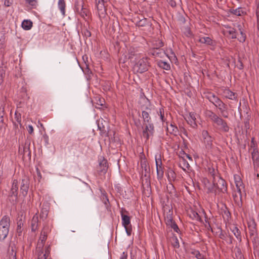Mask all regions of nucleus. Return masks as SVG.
Segmentation results:
<instances>
[{
    "label": "nucleus",
    "instance_id": "36",
    "mask_svg": "<svg viewBox=\"0 0 259 259\" xmlns=\"http://www.w3.org/2000/svg\"><path fill=\"white\" fill-rule=\"evenodd\" d=\"M32 27V22L30 20H25L22 23V27L26 30H29Z\"/></svg>",
    "mask_w": 259,
    "mask_h": 259
},
{
    "label": "nucleus",
    "instance_id": "51",
    "mask_svg": "<svg viewBox=\"0 0 259 259\" xmlns=\"http://www.w3.org/2000/svg\"><path fill=\"white\" fill-rule=\"evenodd\" d=\"M48 210L47 208H44V207L42 208V209L40 211V217L42 218H46L48 215Z\"/></svg>",
    "mask_w": 259,
    "mask_h": 259
},
{
    "label": "nucleus",
    "instance_id": "37",
    "mask_svg": "<svg viewBox=\"0 0 259 259\" xmlns=\"http://www.w3.org/2000/svg\"><path fill=\"white\" fill-rule=\"evenodd\" d=\"M109 0H98L96 4V7L99 12H101L104 9V3Z\"/></svg>",
    "mask_w": 259,
    "mask_h": 259
},
{
    "label": "nucleus",
    "instance_id": "33",
    "mask_svg": "<svg viewBox=\"0 0 259 259\" xmlns=\"http://www.w3.org/2000/svg\"><path fill=\"white\" fill-rule=\"evenodd\" d=\"M189 216L192 219L194 220H196L200 222H202V220L201 219L200 215L195 211L191 210L189 212Z\"/></svg>",
    "mask_w": 259,
    "mask_h": 259
},
{
    "label": "nucleus",
    "instance_id": "26",
    "mask_svg": "<svg viewBox=\"0 0 259 259\" xmlns=\"http://www.w3.org/2000/svg\"><path fill=\"white\" fill-rule=\"evenodd\" d=\"M230 230L234 234V236L237 238V239L241 241V232L239 229L235 226H233L230 228Z\"/></svg>",
    "mask_w": 259,
    "mask_h": 259
},
{
    "label": "nucleus",
    "instance_id": "48",
    "mask_svg": "<svg viewBox=\"0 0 259 259\" xmlns=\"http://www.w3.org/2000/svg\"><path fill=\"white\" fill-rule=\"evenodd\" d=\"M5 114V107L3 106L0 107V123L4 122V115Z\"/></svg>",
    "mask_w": 259,
    "mask_h": 259
},
{
    "label": "nucleus",
    "instance_id": "14",
    "mask_svg": "<svg viewBox=\"0 0 259 259\" xmlns=\"http://www.w3.org/2000/svg\"><path fill=\"white\" fill-rule=\"evenodd\" d=\"M243 190H240L239 189L238 190L235 191L233 194V199L235 204L239 207H241L242 205V192Z\"/></svg>",
    "mask_w": 259,
    "mask_h": 259
},
{
    "label": "nucleus",
    "instance_id": "18",
    "mask_svg": "<svg viewBox=\"0 0 259 259\" xmlns=\"http://www.w3.org/2000/svg\"><path fill=\"white\" fill-rule=\"evenodd\" d=\"M223 96L230 100H236L237 98V95L236 93L233 92L228 89H226L223 92Z\"/></svg>",
    "mask_w": 259,
    "mask_h": 259
},
{
    "label": "nucleus",
    "instance_id": "49",
    "mask_svg": "<svg viewBox=\"0 0 259 259\" xmlns=\"http://www.w3.org/2000/svg\"><path fill=\"white\" fill-rule=\"evenodd\" d=\"M250 147L251 149H258L256 142H255V138L254 137L251 138Z\"/></svg>",
    "mask_w": 259,
    "mask_h": 259
},
{
    "label": "nucleus",
    "instance_id": "13",
    "mask_svg": "<svg viewBox=\"0 0 259 259\" xmlns=\"http://www.w3.org/2000/svg\"><path fill=\"white\" fill-rule=\"evenodd\" d=\"M187 123L193 128H195L197 127L196 123V114L194 112H190L185 117Z\"/></svg>",
    "mask_w": 259,
    "mask_h": 259
},
{
    "label": "nucleus",
    "instance_id": "41",
    "mask_svg": "<svg viewBox=\"0 0 259 259\" xmlns=\"http://www.w3.org/2000/svg\"><path fill=\"white\" fill-rule=\"evenodd\" d=\"M230 12L236 16H240L244 14V12L241 8H238L236 9L230 10Z\"/></svg>",
    "mask_w": 259,
    "mask_h": 259
},
{
    "label": "nucleus",
    "instance_id": "40",
    "mask_svg": "<svg viewBox=\"0 0 259 259\" xmlns=\"http://www.w3.org/2000/svg\"><path fill=\"white\" fill-rule=\"evenodd\" d=\"M191 253L197 259H205L204 254L200 253L199 251L197 250H194L192 251Z\"/></svg>",
    "mask_w": 259,
    "mask_h": 259
},
{
    "label": "nucleus",
    "instance_id": "44",
    "mask_svg": "<svg viewBox=\"0 0 259 259\" xmlns=\"http://www.w3.org/2000/svg\"><path fill=\"white\" fill-rule=\"evenodd\" d=\"M171 243L172 245L174 246V247L176 248H178L179 247V242L177 238V237L175 236H174L171 238Z\"/></svg>",
    "mask_w": 259,
    "mask_h": 259
},
{
    "label": "nucleus",
    "instance_id": "63",
    "mask_svg": "<svg viewBox=\"0 0 259 259\" xmlns=\"http://www.w3.org/2000/svg\"><path fill=\"white\" fill-rule=\"evenodd\" d=\"M84 34H85V35L88 37H90L91 35V32L88 30H86V31L84 32Z\"/></svg>",
    "mask_w": 259,
    "mask_h": 259
},
{
    "label": "nucleus",
    "instance_id": "35",
    "mask_svg": "<svg viewBox=\"0 0 259 259\" xmlns=\"http://www.w3.org/2000/svg\"><path fill=\"white\" fill-rule=\"evenodd\" d=\"M23 223L21 220H19L17 223L16 235L20 236L22 234L23 231Z\"/></svg>",
    "mask_w": 259,
    "mask_h": 259
},
{
    "label": "nucleus",
    "instance_id": "25",
    "mask_svg": "<svg viewBox=\"0 0 259 259\" xmlns=\"http://www.w3.org/2000/svg\"><path fill=\"white\" fill-rule=\"evenodd\" d=\"M99 166L100 168V172L105 173L107 171L108 168V162L107 160L103 158L99 162Z\"/></svg>",
    "mask_w": 259,
    "mask_h": 259
},
{
    "label": "nucleus",
    "instance_id": "45",
    "mask_svg": "<svg viewBox=\"0 0 259 259\" xmlns=\"http://www.w3.org/2000/svg\"><path fill=\"white\" fill-rule=\"evenodd\" d=\"M14 119L15 121L17 122V125L19 124L20 126L21 124V114L17 111H16L15 113V117ZM15 124L16 125V123H15Z\"/></svg>",
    "mask_w": 259,
    "mask_h": 259
},
{
    "label": "nucleus",
    "instance_id": "30",
    "mask_svg": "<svg viewBox=\"0 0 259 259\" xmlns=\"http://www.w3.org/2000/svg\"><path fill=\"white\" fill-rule=\"evenodd\" d=\"M151 23L147 18H143L136 22V25L139 27H143L145 26H151Z\"/></svg>",
    "mask_w": 259,
    "mask_h": 259
},
{
    "label": "nucleus",
    "instance_id": "38",
    "mask_svg": "<svg viewBox=\"0 0 259 259\" xmlns=\"http://www.w3.org/2000/svg\"><path fill=\"white\" fill-rule=\"evenodd\" d=\"M83 6V0H75V11L76 12L77 11H81V8Z\"/></svg>",
    "mask_w": 259,
    "mask_h": 259
},
{
    "label": "nucleus",
    "instance_id": "19",
    "mask_svg": "<svg viewBox=\"0 0 259 259\" xmlns=\"http://www.w3.org/2000/svg\"><path fill=\"white\" fill-rule=\"evenodd\" d=\"M30 143L29 141L26 142L22 150L19 148V153L23 155H27L28 156H30L31 151L30 150Z\"/></svg>",
    "mask_w": 259,
    "mask_h": 259
},
{
    "label": "nucleus",
    "instance_id": "7",
    "mask_svg": "<svg viewBox=\"0 0 259 259\" xmlns=\"http://www.w3.org/2000/svg\"><path fill=\"white\" fill-rule=\"evenodd\" d=\"M19 185L17 180H14L12 182V187L9 194L10 201L16 202L18 199V191Z\"/></svg>",
    "mask_w": 259,
    "mask_h": 259
},
{
    "label": "nucleus",
    "instance_id": "3",
    "mask_svg": "<svg viewBox=\"0 0 259 259\" xmlns=\"http://www.w3.org/2000/svg\"><path fill=\"white\" fill-rule=\"evenodd\" d=\"M213 187L209 188L210 192L217 193V191L222 193H226L227 191V186L225 181L220 177H217V179L212 180Z\"/></svg>",
    "mask_w": 259,
    "mask_h": 259
},
{
    "label": "nucleus",
    "instance_id": "53",
    "mask_svg": "<svg viewBox=\"0 0 259 259\" xmlns=\"http://www.w3.org/2000/svg\"><path fill=\"white\" fill-rule=\"evenodd\" d=\"M219 237L222 239H225L226 238V235L224 233L221 228H219Z\"/></svg>",
    "mask_w": 259,
    "mask_h": 259
},
{
    "label": "nucleus",
    "instance_id": "62",
    "mask_svg": "<svg viewBox=\"0 0 259 259\" xmlns=\"http://www.w3.org/2000/svg\"><path fill=\"white\" fill-rule=\"evenodd\" d=\"M144 110L147 111L149 112V113H151V109L150 108V106H147L145 107V109Z\"/></svg>",
    "mask_w": 259,
    "mask_h": 259
},
{
    "label": "nucleus",
    "instance_id": "24",
    "mask_svg": "<svg viewBox=\"0 0 259 259\" xmlns=\"http://www.w3.org/2000/svg\"><path fill=\"white\" fill-rule=\"evenodd\" d=\"M38 216L35 214L33 216L31 220V230L33 232H35L38 228Z\"/></svg>",
    "mask_w": 259,
    "mask_h": 259
},
{
    "label": "nucleus",
    "instance_id": "47",
    "mask_svg": "<svg viewBox=\"0 0 259 259\" xmlns=\"http://www.w3.org/2000/svg\"><path fill=\"white\" fill-rule=\"evenodd\" d=\"M26 3L31 6L32 8H35L37 5V0H25Z\"/></svg>",
    "mask_w": 259,
    "mask_h": 259
},
{
    "label": "nucleus",
    "instance_id": "6",
    "mask_svg": "<svg viewBox=\"0 0 259 259\" xmlns=\"http://www.w3.org/2000/svg\"><path fill=\"white\" fill-rule=\"evenodd\" d=\"M202 137L203 138V142L205 148L207 150H211L213 148V141L214 138H212L206 130L202 132Z\"/></svg>",
    "mask_w": 259,
    "mask_h": 259
},
{
    "label": "nucleus",
    "instance_id": "22",
    "mask_svg": "<svg viewBox=\"0 0 259 259\" xmlns=\"http://www.w3.org/2000/svg\"><path fill=\"white\" fill-rule=\"evenodd\" d=\"M204 115L206 117L208 118L212 122L218 116V115H217L214 112L210 110H206L204 112Z\"/></svg>",
    "mask_w": 259,
    "mask_h": 259
},
{
    "label": "nucleus",
    "instance_id": "46",
    "mask_svg": "<svg viewBox=\"0 0 259 259\" xmlns=\"http://www.w3.org/2000/svg\"><path fill=\"white\" fill-rule=\"evenodd\" d=\"M158 115L160 116L161 121L162 122H166V118H165V116H164V109L162 108H160L159 110V111L158 112Z\"/></svg>",
    "mask_w": 259,
    "mask_h": 259
},
{
    "label": "nucleus",
    "instance_id": "64",
    "mask_svg": "<svg viewBox=\"0 0 259 259\" xmlns=\"http://www.w3.org/2000/svg\"><path fill=\"white\" fill-rule=\"evenodd\" d=\"M37 174L38 177L40 179H41V174H40V171L38 170V168H37Z\"/></svg>",
    "mask_w": 259,
    "mask_h": 259
},
{
    "label": "nucleus",
    "instance_id": "28",
    "mask_svg": "<svg viewBox=\"0 0 259 259\" xmlns=\"http://www.w3.org/2000/svg\"><path fill=\"white\" fill-rule=\"evenodd\" d=\"M226 28L227 29L226 30V33L229 34L230 38H236L237 37L236 30L234 28L229 26H227Z\"/></svg>",
    "mask_w": 259,
    "mask_h": 259
},
{
    "label": "nucleus",
    "instance_id": "39",
    "mask_svg": "<svg viewBox=\"0 0 259 259\" xmlns=\"http://www.w3.org/2000/svg\"><path fill=\"white\" fill-rule=\"evenodd\" d=\"M164 220L166 225H168L170 223H172L174 222L172 217V212L170 210H169V212L167 213V214L164 216Z\"/></svg>",
    "mask_w": 259,
    "mask_h": 259
},
{
    "label": "nucleus",
    "instance_id": "23",
    "mask_svg": "<svg viewBox=\"0 0 259 259\" xmlns=\"http://www.w3.org/2000/svg\"><path fill=\"white\" fill-rule=\"evenodd\" d=\"M208 174L212 177V180L217 179V177H220L218 169H215L212 166L208 167Z\"/></svg>",
    "mask_w": 259,
    "mask_h": 259
},
{
    "label": "nucleus",
    "instance_id": "1",
    "mask_svg": "<svg viewBox=\"0 0 259 259\" xmlns=\"http://www.w3.org/2000/svg\"><path fill=\"white\" fill-rule=\"evenodd\" d=\"M204 98H206L213 104L218 109L220 112L223 114L224 117H228L227 115H224V112L227 110V105L225 104L218 97L210 92H206L204 94Z\"/></svg>",
    "mask_w": 259,
    "mask_h": 259
},
{
    "label": "nucleus",
    "instance_id": "12",
    "mask_svg": "<svg viewBox=\"0 0 259 259\" xmlns=\"http://www.w3.org/2000/svg\"><path fill=\"white\" fill-rule=\"evenodd\" d=\"M155 161L157 178L158 179L160 180L163 178L164 174V171L163 170V168L162 166V161L160 158V156H159V157L158 158L157 157V156H156Z\"/></svg>",
    "mask_w": 259,
    "mask_h": 259
},
{
    "label": "nucleus",
    "instance_id": "59",
    "mask_svg": "<svg viewBox=\"0 0 259 259\" xmlns=\"http://www.w3.org/2000/svg\"><path fill=\"white\" fill-rule=\"evenodd\" d=\"M27 130L30 134H32L33 132V127L31 125H29L27 127Z\"/></svg>",
    "mask_w": 259,
    "mask_h": 259
},
{
    "label": "nucleus",
    "instance_id": "42",
    "mask_svg": "<svg viewBox=\"0 0 259 259\" xmlns=\"http://www.w3.org/2000/svg\"><path fill=\"white\" fill-rule=\"evenodd\" d=\"M158 64L160 68L166 70H168L170 68L169 64L165 61H160L158 62Z\"/></svg>",
    "mask_w": 259,
    "mask_h": 259
},
{
    "label": "nucleus",
    "instance_id": "15",
    "mask_svg": "<svg viewBox=\"0 0 259 259\" xmlns=\"http://www.w3.org/2000/svg\"><path fill=\"white\" fill-rule=\"evenodd\" d=\"M256 225L254 221L248 224L249 233L251 238L254 241L256 240L257 233Z\"/></svg>",
    "mask_w": 259,
    "mask_h": 259
},
{
    "label": "nucleus",
    "instance_id": "58",
    "mask_svg": "<svg viewBox=\"0 0 259 259\" xmlns=\"http://www.w3.org/2000/svg\"><path fill=\"white\" fill-rule=\"evenodd\" d=\"M205 223H206V224L205 225V227L208 230H210L211 231V232H212L213 231H212V229L211 228V227L210 226L209 222L206 219L205 220Z\"/></svg>",
    "mask_w": 259,
    "mask_h": 259
},
{
    "label": "nucleus",
    "instance_id": "20",
    "mask_svg": "<svg viewBox=\"0 0 259 259\" xmlns=\"http://www.w3.org/2000/svg\"><path fill=\"white\" fill-rule=\"evenodd\" d=\"M149 112L146 110L142 111V117L143 118V123H152L151 118Z\"/></svg>",
    "mask_w": 259,
    "mask_h": 259
},
{
    "label": "nucleus",
    "instance_id": "52",
    "mask_svg": "<svg viewBox=\"0 0 259 259\" xmlns=\"http://www.w3.org/2000/svg\"><path fill=\"white\" fill-rule=\"evenodd\" d=\"M239 30L240 31L241 36L238 37V39L239 40V41H240V42H244V41H245V39H246V35H245V34L244 33H243L242 31L241 30L240 28H239Z\"/></svg>",
    "mask_w": 259,
    "mask_h": 259
},
{
    "label": "nucleus",
    "instance_id": "54",
    "mask_svg": "<svg viewBox=\"0 0 259 259\" xmlns=\"http://www.w3.org/2000/svg\"><path fill=\"white\" fill-rule=\"evenodd\" d=\"M167 189L168 190L170 191V192H169L170 193H172L175 192V191L174 186L172 184L171 182H170L168 184V185L167 186Z\"/></svg>",
    "mask_w": 259,
    "mask_h": 259
},
{
    "label": "nucleus",
    "instance_id": "5",
    "mask_svg": "<svg viewBox=\"0 0 259 259\" xmlns=\"http://www.w3.org/2000/svg\"><path fill=\"white\" fill-rule=\"evenodd\" d=\"M142 136L147 141L154 133V126L153 123H142Z\"/></svg>",
    "mask_w": 259,
    "mask_h": 259
},
{
    "label": "nucleus",
    "instance_id": "60",
    "mask_svg": "<svg viewBox=\"0 0 259 259\" xmlns=\"http://www.w3.org/2000/svg\"><path fill=\"white\" fill-rule=\"evenodd\" d=\"M127 253L125 252H123L121 254L120 259H127Z\"/></svg>",
    "mask_w": 259,
    "mask_h": 259
},
{
    "label": "nucleus",
    "instance_id": "32",
    "mask_svg": "<svg viewBox=\"0 0 259 259\" xmlns=\"http://www.w3.org/2000/svg\"><path fill=\"white\" fill-rule=\"evenodd\" d=\"M199 41L202 44H205L210 46H212L213 44V40L209 37L207 36L200 37Z\"/></svg>",
    "mask_w": 259,
    "mask_h": 259
},
{
    "label": "nucleus",
    "instance_id": "2",
    "mask_svg": "<svg viewBox=\"0 0 259 259\" xmlns=\"http://www.w3.org/2000/svg\"><path fill=\"white\" fill-rule=\"evenodd\" d=\"M10 218L5 215L0 220V240L4 241L8 236L10 226Z\"/></svg>",
    "mask_w": 259,
    "mask_h": 259
},
{
    "label": "nucleus",
    "instance_id": "61",
    "mask_svg": "<svg viewBox=\"0 0 259 259\" xmlns=\"http://www.w3.org/2000/svg\"><path fill=\"white\" fill-rule=\"evenodd\" d=\"M98 129L101 132H103V133H104L106 132V130H105V127L104 126H103L102 127V126H100L99 125V124H98Z\"/></svg>",
    "mask_w": 259,
    "mask_h": 259
},
{
    "label": "nucleus",
    "instance_id": "10",
    "mask_svg": "<svg viewBox=\"0 0 259 259\" xmlns=\"http://www.w3.org/2000/svg\"><path fill=\"white\" fill-rule=\"evenodd\" d=\"M50 252V247L48 246L44 249V248H36V253L37 255V259H47Z\"/></svg>",
    "mask_w": 259,
    "mask_h": 259
},
{
    "label": "nucleus",
    "instance_id": "57",
    "mask_svg": "<svg viewBox=\"0 0 259 259\" xmlns=\"http://www.w3.org/2000/svg\"><path fill=\"white\" fill-rule=\"evenodd\" d=\"M167 2L172 7H175L176 6V3L174 0H166Z\"/></svg>",
    "mask_w": 259,
    "mask_h": 259
},
{
    "label": "nucleus",
    "instance_id": "34",
    "mask_svg": "<svg viewBox=\"0 0 259 259\" xmlns=\"http://www.w3.org/2000/svg\"><path fill=\"white\" fill-rule=\"evenodd\" d=\"M167 131L170 134L177 135L178 133V127L172 124H170L169 126H167Z\"/></svg>",
    "mask_w": 259,
    "mask_h": 259
},
{
    "label": "nucleus",
    "instance_id": "16",
    "mask_svg": "<svg viewBox=\"0 0 259 259\" xmlns=\"http://www.w3.org/2000/svg\"><path fill=\"white\" fill-rule=\"evenodd\" d=\"M251 154L254 168H257L259 167V152L258 149H252Z\"/></svg>",
    "mask_w": 259,
    "mask_h": 259
},
{
    "label": "nucleus",
    "instance_id": "55",
    "mask_svg": "<svg viewBox=\"0 0 259 259\" xmlns=\"http://www.w3.org/2000/svg\"><path fill=\"white\" fill-rule=\"evenodd\" d=\"M256 16L257 18V27L259 29V4L257 5L256 10Z\"/></svg>",
    "mask_w": 259,
    "mask_h": 259
},
{
    "label": "nucleus",
    "instance_id": "27",
    "mask_svg": "<svg viewBox=\"0 0 259 259\" xmlns=\"http://www.w3.org/2000/svg\"><path fill=\"white\" fill-rule=\"evenodd\" d=\"M58 7L62 15H65L66 3L65 0H59L58 2Z\"/></svg>",
    "mask_w": 259,
    "mask_h": 259
},
{
    "label": "nucleus",
    "instance_id": "43",
    "mask_svg": "<svg viewBox=\"0 0 259 259\" xmlns=\"http://www.w3.org/2000/svg\"><path fill=\"white\" fill-rule=\"evenodd\" d=\"M80 191L82 193H88V194H91V193H92L93 192L91 188H90V187L88 185H87V184H84L81 188Z\"/></svg>",
    "mask_w": 259,
    "mask_h": 259
},
{
    "label": "nucleus",
    "instance_id": "4",
    "mask_svg": "<svg viewBox=\"0 0 259 259\" xmlns=\"http://www.w3.org/2000/svg\"><path fill=\"white\" fill-rule=\"evenodd\" d=\"M149 63L147 57H142L135 65L134 68L139 73H143L148 69Z\"/></svg>",
    "mask_w": 259,
    "mask_h": 259
},
{
    "label": "nucleus",
    "instance_id": "8",
    "mask_svg": "<svg viewBox=\"0 0 259 259\" xmlns=\"http://www.w3.org/2000/svg\"><path fill=\"white\" fill-rule=\"evenodd\" d=\"M121 217L122 224L125 229L126 233L128 236H130L132 231L130 217L127 215L123 214L122 212L121 213Z\"/></svg>",
    "mask_w": 259,
    "mask_h": 259
},
{
    "label": "nucleus",
    "instance_id": "9",
    "mask_svg": "<svg viewBox=\"0 0 259 259\" xmlns=\"http://www.w3.org/2000/svg\"><path fill=\"white\" fill-rule=\"evenodd\" d=\"M213 123L217 126V128L224 132H228L229 130V127L226 121L219 116L214 120Z\"/></svg>",
    "mask_w": 259,
    "mask_h": 259
},
{
    "label": "nucleus",
    "instance_id": "29",
    "mask_svg": "<svg viewBox=\"0 0 259 259\" xmlns=\"http://www.w3.org/2000/svg\"><path fill=\"white\" fill-rule=\"evenodd\" d=\"M167 179L169 182L174 181L176 178V174L171 168H169L166 172Z\"/></svg>",
    "mask_w": 259,
    "mask_h": 259
},
{
    "label": "nucleus",
    "instance_id": "56",
    "mask_svg": "<svg viewBox=\"0 0 259 259\" xmlns=\"http://www.w3.org/2000/svg\"><path fill=\"white\" fill-rule=\"evenodd\" d=\"M13 3V0H5L4 2V5L6 7H10L11 6Z\"/></svg>",
    "mask_w": 259,
    "mask_h": 259
},
{
    "label": "nucleus",
    "instance_id": "50",
    "mask_svg": "<svg viewBox=\"0 0 259 259\" xmlns=\"http://www.w3.org/2000/svg\"><path fill=\"white\" fill-rule=\"evenodd\" d=\"M168 226H169L172 229H173V230L178 233L179 231V227L178 226V225L176 224V223L174 221L172 222V223H170L168 225H167Z\"/></svg>",
    "mask_w": 259,
    "mask_h": 259
},
{
    "label": "nucleus",
    "instance_id": "31",
    "mask_svg": "<svg viewBox=\"0 0 259 259\" xmlns=\"http://www.w3.org/2000/svg\"><path fill=\"white\" fill-rule=\"evenodd\" d=\"M76 13L78 14L83 19L89 17V11L87 8L84 7L81 8V11H77Z\"/></svg>",
    "mask_w": 259,
    "mask_h": 259
},
{
    "label": "nucleus",
    "instance_id": "21",
    "mask_svg": "<svg viewBox=\"0 0 259 259\" xmlns=\"http://www.w3.org/2000/svg\"><path fill=\"white\" fill-rule=\"evenodd\" d=\"M234 177L237 190H244V187L240 177L238 175H235Z\"/></svg>",
    "mask_w": 259,
    "mask_h": 259
},
{
    "label": "nucleus",
    "instance_id": "11",
    "mask_svg": "<svg viewBox=\"0 0 259 259\" xmlns=\"http://www.w3.org/2000/svg\"><path fill=\"white\" fill-rule=\"evenodd\" d=\"M29 188V180L28 177H25L21 183L20 192L22 194L25 196L27 194Z\"/></svg>",
    "mask_w": 259,
    "mask_h": 259
},
{
    "label": "nucleus",
    "instance_id": "17",
    "mask_svg": "<svg viewBox=\"0 0 259 259\" xmlns=\"http://www.w3.org/2000/svg\"><path fill=\"white\" fill-rule=\"evenodd\" d=\"M47 238V233L45 231V229H44L40 234V236L39 237V239L38 241L37 244V248H38L39 249L40 248H44V244L45 243L46 240Z\"/></svg>",
    "mask_w": 259,
    "mask_h": 259
}]
</instances>
